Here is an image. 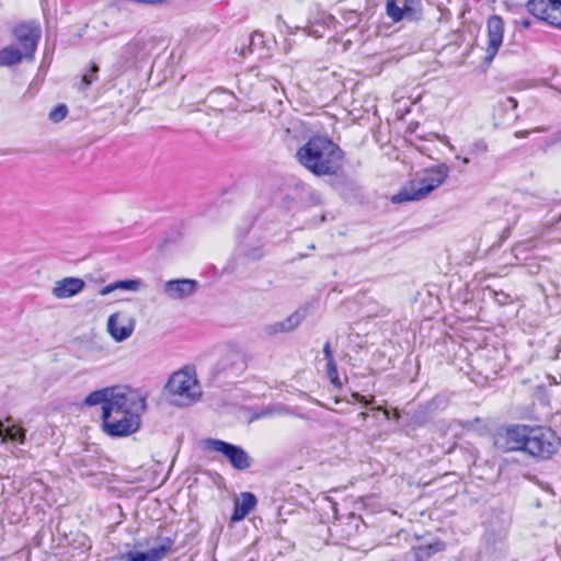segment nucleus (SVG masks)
I'll return each instance as SVG.
<instances>
[{"instance_id": "10", "label": "nucleus", "mask_w": 561, "mask_h": 561, "mask_svg": "<svg viewBox=\"0 0 561 561\" xmlns=\"http://www.w3.org/2000/svg\"><path fill=\"white\" fill-rule=\"evenodd\" d=\"M197 385L195 377L178 371L169 378L165 389L169 393L179 396L181 399L186 400V403H191L201 394L199 391H193L197 388Z\"/></svg>"}, {"instance_id": "1", "label": "nucleus", "mask_w": 561, "mask_h": 561, "mask_svg": "<svg viewBox=\"0 0 561 561\" xmlns=\"http://www.w3.org/2000/svg\"><path fill=\"white\" fill-rule=\"evenodd\" d=\"M493 444L502 453L522 451L536 461H542L558 453L561 439L551 427L510 424L497 427Z\"/></svg>"}, {"instance_id": "13", "label": "nucleus", "mask_w": 561, "mask_h": 561, "mask_svg": "<svg viewBox=\"0 0 561 561\" xmlns=\"http://www.w3.org/2000/svg\"><path fill=\"white\" fill-rule=\"evenodd\" d=\"M197 282L190 278H176L164 283L163 293L171 299H185L197 289Z\"/></svg>"}, {"instance_id": "42", "label": "nucleus", "mask_w": 561, "mask_h": 561, "mask_svg": "<svg viewBox=\"0 0 561 561\" xmlns=\"http://www.w3.org/2000/svg\"><path fill=\"white\" fill-rule=\"evenodd\" d=\"M323 354H324V358L327 362L334 360L330 341L325 342V344L323 346Z\"/></svg>"}, {"instance_id": "40", "label": "nucleus", "mask_w": 561, "mask_h": 561, "mask_svg": "<svg viewBox=\"0 0 561 561\" xmlns=\"http://www.w3.org/2000/svg\"><path fill=\"white\" fill-rule=\"evenodd\" d=\"M79 546L77 548L89 550L91 548V543L89 538L84 534H77V539Z\"/></svg>"}, {"instance_id": "17", "label": "nucleus", "mask_w": 561, "mask_h": 561, "mask_svg": "<svg viewBox=\"0 0 561 561\" xmlns=\"http://www.w3.org/2000/svg\"><path fill=\"white\" fill-rule=\"evenodd\" d=\"M557 0H528L526 8L528 12L540 21L548 23V15L551 11L557 12L558 5L556 7Z\"/></svg>"}, {"instance_id": "19", "label": "nucleus", "mask_w": 561, "mask_h": 561, "mask_svg": "<svg viewBox=\"0 0 561 561\" xmlns=\"http://www.w3.org/2000/svg\"><path fill=\"white\" fill-rule=\"evenodd\" d=\"M116 389V387H105L102 389L94 390L84 398L82 405L94 407L98 404H102V413H104V408L105 405L112 402V396L114 390Z\"/></svg>"}, {"instance_id": "16", "label": "nucleus", "mask_w": 561, "mask_h": 561, "mask_svg": "<svg viewBox=\"0 0 561 561\" xmlns=\"http://www.w3.org/2000/svg\"><path fill=\"white\" fill-rule=\"evenodd\" d=\"M257 499L252 492H242L240 500H236L233 504L232 514L230 520L238 523L244 519L256 506Z\"/></svg>"}, {"instance_id": "44", "label": "nucleus", "mask_w": 561, "mask_h": 561, "mask_svg": "<svg viewBox=\"0 0 561 561\" xmlns=\"http://www.w3.org/2000/svg\"><path fill=\"white\" fill-rule=\"evenodd\" d=\"M254 220H255V218H254V217H251V218L249 219V222H248V225H247V227H245V229H244L243 236H244V234H247V233L249 232V230L253 227V225H254Z\"/></svg>"}, {"instance_id": "33", "label": "nucleus", "mask_w": 561, "mask_h": 561, "mask_svg": "<svg viewBox=\"0 0 561 561\" xmlns=\"http://www.w3.org/2000/svg\"><path fill=\"white\" fill-rule=\"evenodd\" d=\"M489 291L499 306H506L513 302L511 295L503 290H494L489 288Z\"/></svg>"}, {"instance_id": "22", "label": "nucleus", "mask_w": 561, "mask_h": 561, "mask_svg": "<svg viewBox=\"0 0 561 561\" xmlns=\"http://www.w3.org/2000/svg\"><path fill=\"white\" fill-rule=\"evenodd\" d=\"M445 549L446 543L440 539H436L433 542L420 545L413 548L416 561H425L435 553L444 551Z\"/></svg>"}, {"instance_id": "23", "label": "nucleus", "mask_w": 561, "mask_h": 561, "mask_svg": "<svg viewBox=\"0 0 561 561\" xmlns=\"http://www.w3.org/2000/svg\"><path fill=\"white\" fill-rule=\"evenodd\" d=\"M23 59L26 60L24 51L13 45L0 49V67L14 66L20 64Z\"/></svg>"}, {"instance_id": "18", "label": "nucleus", "mask_w": 561, "mask_h": 561, "mask_svg": "<svg viewBox=\"0 0 561 561\" xmlns=\"http://www.w3.org/2000/svg\"><path fill=\"white\" fill-rule=\"evenodd\" d=\"M118 313H113L107 319V332L116 342H123L127 340L134 332V321L130 320L128 324H117Z\"/></svg>"}, {"instance_id": "14", "label": "nucleus", "mask_w": 561, "mask_h": 561, "mask_svg": "<svg viewBox=\"0 0 561 561\" xmlns=\"http://www.w3.org/2000/svg\"><path fill=\"white\" fill-rule=\"evenodd\" d=\"M84 286L85 283L83 279L69 276L56 282L51 293L58 299H66L81 293Z\"/></svg>"}, {"instance_id": "3", "label": "nucleus", "mask_w": 561, "mask_h": 561, "mask_svg": "<svg viewBox=\"0 0 561 561\" xmlns=\"http://www.w3.org/2000/svg\"><path fill=\"white\" fill-rule=\"evenodd\" d=\"M449 171L450 169L445 162L424 169L408 186L392 196V203L399 204L424 198L446 181Z\"/></svg>"}, {"instance_id": "21", "label": "nucleus", "mask_w": 561, "mask_h": 561, "mask_svg": "<svg viewBox=\"0 0 561 561\" xmlns=\"http://www.w3.org/2000/svg\"><path fill=\"white\" fill-rule=\"evenodd\" d=\"M157 545L148 550V553L152 561L162 560L172 549L175 543V535L172 536H158Z\"/></svg>"}, {"instance_id": "2", "label": "nucleus", "mask_w": 561, "mask_h": 561, "mask_svg": "<svg viewBox=\"0 0 561 561\" xmlns=\"http://www.w3.org/2000/svg\"><path fill=\"white\" fill-rule=\"evenodd\" d=\"M295 158L316 176L336 175L343 165L344 151L331 138L314 135L296 151Z\"/></svg>"}, {"instance_id": "49", "label": "nucleus", "mask_w": 561, "mask_h": 561, "mask_svg": "<svg viewBox=\"0 0 561 561\" xmlns=\"http://www.w3.org/2000/svg\"><path fill=\"white\" fill-rule=\"evenodd\" d=\"M538 270H539V266H538V265H536V271L531 270L530 272H531V273H534V274H536V273H538Z\"/></svg>"}, {"instance_id": "27", "label": "nucleus", "mask_w": 561, "mask_h": 561, "mask_svg": "<svg viewBox=\"0 0 561 561\" xmlns=\"http://www.w3.org/2000/svg\"><path fill=\"white\" fill-rule=\"evenodd\" d=\"M113 561H152L148 551H127L112 558Z\"/></svg>"}, {"instance_id": "41", "label": "nucleus", "mask_w": 561, "mask_h": 561, "mask_svg": "<svg viewBox=\"0 0 561 561\" xmlns=\"http://www.w3.org/2000/svg\"><path fill=\"white\" fill-rule=\"evenodd\" d=\"M561 141V128L551 134L546 140L547 146H553Z\"/></svg>"}, {"instance_id": "9", "label": "nucleus", "mask_w": 561, "mask_h": 561, "mask_svg": "<svg viewBox=\"0 0 561 561\" xmlns=\"http://www.w3.org/2000/svg\"><path fill=\"white\" fill-rule=\"evenodd\" d=\"M386 13L393 22L419 21L423 15L421 0H387Z\"/></svg>"}, {"instance_id": "26", "label": "nucleus", "mask_w": 561, "mask_h": 561, "mask_svg": "<svg viewBox=\"0 0 561 561\" xmlns=\"http://www.w3.org/2000/svg\"><path fill=\"white\" fill-rule=\"evenodd\" d=\"M234 94L226 89L218 88L210 91L206 98L209 104H219L222 106H231L233 104Z\"/></svg>"}, {"instance_id": "6", "label": "nucleus", "mask_w": 561, "mask_h": 561, "mask_svg": "<svg viewBox=\"0 0 561 561\" xmlns=\"http://www.w3.org/2000/svg\"><path fill=\"white\" fill-rule=\"evenodd\" d=\"M204 449L220 453L236 470H248L253 463L252 457L239 446L217 438L204 440Z\"/></svg>"}, {"instance_id": "4", "label": "nucleus", "mask_w": 561, "mask_h": 561, "mask_svg": "<svg viewBox=\"0 0 561 561\" xmlns=\"http://www.w3.org/2000/svg\"><path fill=\"white\" fill-rule=\"evenodd\" d=\"M156 38L148 33L138 32L126 43L118 55L117 65L119 69L127 70L137 67L149 57L156 47Z\"/></svg>"}, {"instance_id": "29", "label": "nucleus", "mask_w": 561, "mask_h": 561, "mask_svg": "<svg viewBox=\"0 0 561 561\" xmlns=\"http://www.w3.org/2000/svg\"><path fill=\"white\" fill-rule=\"evenodd\" d=\"M241 255L250 261H259L264 256V249L262 244L253 247H245L241 249Z\"/></svg>"}, {"instance_id": "39", "label": "nucleus", "mask_w": 561, "mask_h": 561, "mask_svg": "<svg viewBox=\"0 0 561 561\" xmlns=\"http://www.w3.org/2000/svg\"><path fill=\"white\" fill-rule=\"evenodd\" d=\"M353 398L359 402L360 404H363L365 408H368V407H371L373 408V403L375 402V397H370V398H367L360 393H353Z\"/></svg>"}, {"instance_id": "15", "label": "nucleus", "mask_w": 561, "mask_h": 561, "mask_svg": "<svg viewBox=\"0 0 561 561\" xmlns=\"http://www.w3.org/2000/svg\"><path fill=\"white\" fill-rule=\"evenodd\" d=\"M365 527L362 517L355 513H351L343 519H337L333 523L332 529L335 534L340 535L343 539H348L360 531V528Z\"/></svg>"}, {"instance_id": "24", "label": "nucleus", "mask_w": 561, "mask_h": 561, "mask_svg": "<svg viewBox=\"0 0 561 561\" xmlns=\"http://www.w3.org/2000/svg\"><path fill=\"white\" fill-rule=\"evenodd\" d=\"M444 453L455 455L456 458H462L467 467L474 465L477 459V450L474 448L458 445L457 443H451Z\"/></svg>"}, {"instance_id": "50", "label": "nucleus", "mask_w": 561, "mask_h": 561, "mask_svg": "<svg viewBox=\"0 0 561 561\" xmlns=\"http://www.w3.org/2000/svg\"><path fill=\"white\" fill-rule=\"evenodd\" d=\"M462 162H463V163H469V159H468L467 157H465V158L462 159Z\"/></svg>"}, {"instance_id": "37", "label": "nucleus", "mask_w": 561, "mask_h": 561, "mask_svg": "<svg viewBox=\"0 0 561 561\" xmlns=\"http://www.w3.org/2000/svg\"><path fill=\"white\" fill-rule=\"evenodd\" d=\"M321 203H322L321 195L317 191L309 188L307 199L304 202V206H306V207L317 206V205H320Z\"/></svg>"}, {"instance_id": "28", "label": "nucleus", "mask_w": 561, "mask_h": 561, "mask_svg": "<svg viewBox=\"0 0 561 561\" xmlns=\"http://www.w3.org/2000/svg\"><path fill=\"white\" fill-rule=\"evenodd\" d=\"M99 71V66L95 62H91L88 71L81 76L82 90H87L94 81L98 80Z\"/></svg>"}, {"instance_id": "30", "label": "nucleus", "mask_w": 561, "mask_h": 561, "mask_svg": "<svg viewBox=\"0 0 561 561\" xmlns=\"http://www.w3.org/2000/svg\"><path fill=\"white\" fill-rule=\"evenodd\" d=\"M488 151V144L483 139L474 140L466 150V153L473 157H479Z\"/></svg>"}, {"instance_id": "36", "label": "nucleus", "mask_w": 561, "mask_h": 561, "mask_svg": "<svg viewBox=\"0 0 561 561\" xmlns=\"http://www.w3.org/2000/svg\"><path fill=\"white\" fill-rule=\"evenodd\" d=\"M263 46H264V34L259 31H254L250 36V44L248 47L249 51L253 53L256 47H263Z\"/></svg>"}, {"instance_id": "34", "label": "nucleus", "mask_w": 561, "mask_h": 561, "mask_svg": "<svg viewBox=\"0 0 561 561\" xmlns=\"http://www.w3.org/2000/svg\"><path fill=\"white\" fill-rule=\"evenodd\" d=\"M373 410L382 412L385 419L388 421L398 422L401 416L400 411L398 409L389 410L386 407L377 405V407H373Z\"/></svg>"}, {"instance_id": "32", "label": "nucleus", "mask_w": 561, "mask_h": 561, "mask_svg": "<svg viewBox=\"0 0 561 561\" xmlns=\"http://www.w3.org/2000/svg\"><path fill=\"white\" fill-rule=\"evenodd\" d=\"M67 115H68L67 105L58 104L49 112L48 118L53 123H59V122L64 121L67 117Z\"/></svg>"}, {"instance_id": "12", "label": "nucleus", "mask_w": 561, "mask_h": 561, "mask_svg": "<svg viewBox=\"0 0 561 561\" xmlns=\"http://www.w3.org/2000/svg\"><path fill=\"white\" fill-rule=\"evenodd\" d=\"M307 317V308L299 307L282 321H276L264 327L265 334L272 336L279 333H289L296 330Z\"/></svg>"}, {"instance_id": "7", "label": "nucleus", "mask_w": 561, "mask_h": 561, "mask_svg": "<svg viewBox=\"0 0 561 561\" xmlns=\"http://www.w3.org/2000/svg\"><path fill=\"white\" fill-rule=\"evenodd\" d=\"M102 428L110 437H126L136 433L141 425L139 415L130 416L127 414H115L110 412L101 414Z\"/></svg>"}, {"instance_id": "8", "label": "nucleus", "mask_w": 561, "mask_h": 561, "mask_svg": "<svg viewBox=\"0 0 561 561\" xmlns=\"http://www.w3.org/2000/svg\"><path fill=\"white\" fill-rule=\"evenodd\" d=\"M12 35L24 51L26 60L33 61L42 35L39 24L33 21L19 23L12 28Z\"/></svg>"}, {"instance_id": "51", "label": "nucleus", "mask_w": 561, "mask_h": 561, "mask_svg": "<svg viewBox=\"0 0 561 561\" xmlns=\"http://www.w3.org/2000/svg\"><path fill=\"white\" fill-rule=\"evenodd\" d=\"M545 130L543 128H536L535 131H542Z\"/></svg>"}, {"instance_id": "46", "label": "nucleus", "mask_w": 561, "mask_h": 561, "mask_svg": "<svg viewBox=\"0 0 561 561\" xmlns=\"http://www.w3.org/2000/svg\"><path fill=\"white\" fill-rule=\"evenodd\" d=\"M168 1L169 0H158V1L150 2V5H161V4L167 3Z\"/></svg>"}, {"instance_id": "25", "label": "nucleus", "mask_w": 561, "mask_h": 561, "mask_svg": "<svg viewBox=\"0 0 561 561\" xmlns=\"http://www.w3.org/2000/svg\"><path fill=\"white\" fill-rule=\"evenodd\" d=\"M141 285L139 279H119L115 280L100 289V295L106 296L117 289L135 291L138 290Z\"/></svg>"}, {"instance_id": "20", "label": "nucleus", "mask_w": 561, "mask_h": 561, "mask_svg": "<svg viewBox=\"0 0 561 561\" xmlns=\"http://www.w3.org/2000/svg\"><path fill=\"white\" fill-rule=\"evenodd\" d=\"M26 431L15 424H5L0 420V439L1 442L10 440L23 444L25 442Z\"/></svg>"}, {"instance_id": "11", "label": "nucleus", "mask_w": 561, "mask_h": 561, "mask_svg": "<svg viewBox=\"0 0 561 561\" xmlns=\"http://www.w3.org/2000/svg\"><path fill=\"white\" fill-rule=\"evenodd\" d=\"M488 31V46L485 49V56L483 64L489 66L499 53L500 47L503 43L504 36V21L502 16L497 14L491 15L486 21Z\"/></svg>"}, {"instance_id": "31", "label": "nucleus", "mask_w": 561, "mask_h": 561, "mask_svg": "<svg viewBox=\"0 0 561 561\" xmlns=\"http://www.w3.org/2000/svg\"><path fill=\"white\" fill-rule=\"evenodd\" d=\"M325 367H327V375H328V378L330 379L331 383L336 388H341L342 382L339 377L337 366H336L335 360L327 362Z\"/></svg>"}, {"instance_id": "5", "label": "nucleus", "mask_w": 561, "mask_h": 561, "mask_svg": "<svg viewBox=\"0 0 561 561\" xmlns=\"http://www.w3.org/2000/svg\"><path fill=\"white\" fill-rule=\"evenodd\" d=\"M146 398L138 391L127 389L125 391L114 390L112 402L105 405L104 413L107 415L110 412L115 414H127L130 416L139 415L146 410Z\"/></svg>"}, {"instance_id": "45", "label": "nucleus", "mask_w": 561, "mask_h": 561, "mask_svg": "<svg viewBox=\"0 0 561 561\" xmlns=\"http://www.w3.org/2000/svg\"><path fill=\"white\" fill-rule=\"evenodd\" d=\"M529 135V131L528 130H519V131H516L515 133V137L516 138H525Z\"/></svg>"}, {"instance_id": "47", "label": "nucleus", "mask_w": 561, "mask_h": 561, "mask_svg": "<svg viewBox=\"0 0 561 561\" xmlns=\"http://www.w3.org/2000/svg\"><path fill=\"white\" fill-rule=\"evenodd\" d=\"M510 233H511V228H510V227L505 228V229L503 230L502 238H503V239H504V238H507V237L510 236Z\"/></svg>"}, {"instance_id": "38", "label": "nucleus", "mask_w": 561, "mask_h": 561, "mask_svg": "<svg viewBox=\"0 0 561 561\" xmlns=\"http://www.w3.org/2000/svg\"><path fill=\"white\" fill-rule=\"evenodd\" d=\"M518 102L513 96H507L504 100L499 102V108L507 112V111H514L517 108Z\"/></svg>"}, {"instance_id": "35", "label": "nucleus", "mask_w": 561, "mask_h": 561, "mask_svg": "<svg viewBox=\"0 0 561 561\" xmlns=\"http://www.w3.org/2000/svg\"><path fill=\"white\" fill-rule=\"evenodd\" d=\"M558 5V10L551 11L548 15V24L561 30V0L556 1V7Z\"/></svg>"}, {"instance_id": "43", "label": "nucleus", "mask_w": 561, "mask_h": 561, "mask_svg": "<svg viewBox=\"0 0 561 561\" xmlns=\"http://www.w3.org/2000/svg\"><path fill=\"white\" fill-rule=\"evenodd\" d=\"M518 24L520 25L522 28H529L531 25V22H530V20L525 19V20H520L518 22Z\"/></svg>"}, {"instance_id": "48", "label": "nucleus", "mask_w": 561, "mask_h": 561, "mask_svg": "<svg viewBox=\"0 0 561 561\" xmlns=\"http://www.w3.org/2000/svg\"><path fill=\"white\" fill-rule=\"evenodd\" d=\"M358 416L362 419V420H366L368 417V413L367 412H360L358 414Z\"/></svg>"}]
</instances>
